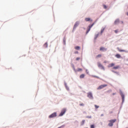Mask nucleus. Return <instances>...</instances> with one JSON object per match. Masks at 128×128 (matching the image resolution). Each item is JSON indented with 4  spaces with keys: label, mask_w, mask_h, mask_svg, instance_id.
I'll use <instances>...</instances> for the list:
<instances>
[{
    "label": "nucleus",
    "mask_w": 128,
    "mask_h": 128,
    "mask_svg": "<svg viewBox=\"0 0 128 128\" xmlns=\"http://www.w3.org/2000/svg\"><path fill=\"white\" fill-rule=\"evenodd\" d=\"M80 48L78 46H76L75 47V50H80Z\"/></svg>",
    "instance_id": "nucleus-20"
},
{
    "label": "nucleus",
    "mask_w": 128,
    "mask_h": 128,
    "mask_svg": "<svg viewBox=\"0 0 128 128\" xmlns=\"http://www.w3.org/2000/svg\"><path fill=\"white\" fill-rule=\"evenodd\" d=\"M104 28H104L103 29L101 30V34H102V32H104Z\"/></svg>",
    "instance_id": "nucleus-21"
},
{
    "label": "nucleus",
    "mask_w": 128,
    "mask_h": 128,
    "mask_svg": "<svg viewBox=\"0 0 128 128\" xmlns=\"http://www.w3.org/2000/svg\"><path fill=\"white\" fill-rule=\"evenodd\" d=\"M44 48H47L48 47V43L46 42L44 45Z\"/></svg>",
    "instance_id": "nucleus-18"
},
{
    "label": "nucleus",
    "mask_w": 128,
    "mask_h": 128,
    "mask_svg": "<svg viewBox=\"0 0 128 128\" xmlns=\"http://www.w3.org/2000/svg\"><path fill=\"white\" fill-rule=\"evenodd\" d=\"M93 26H94V24H92V25L88 26V28L87 29V30H86V34H88V32H90V29L92 28Z\"/></svg>",
    "instance_id": "nucleus-5"
},
{
    "label": "nucleus",
    "mask_w": 128,
    "mask_h": 128,
    "mask_svg": "<svg viewBox=\"0 0 128 128\" xmlns=\"http://www.w3.org/2000/svg\"><path fill=\"white\" fill-rule=\"evenodd\" d=\"M98 34H97L95 38H94V40H96V38H98Z\"/></svg>",
    "instance_id": "nucleus-22"
},
{
    "label": "nucleus",
    "mask_w": 128,
    "mask_h": 128,
    "mask_svg": "<svg viewBox=\"0 0 128 128\" xmlns=\"http://www.w3.org/2000/svg\"><path fill=\"white\" fill-rule=\"evenodd\" d=\"M127 16H128V12L126 13Z\"/></svg>",
    "instance_id": "nucleus-33"
},
{
    "label": "nucleus",
    "mask_w": 128,
    "mask_h": 128,
    "mask_svg": "<svg viewBox=\"0 0 128 128\" xmlns=\"http://www.w3.org/2000/svg\"><path fill=\"white\" fill-rule=\"evenodd\" d=\"M104 63L106 62H104Z\"/></svg>",
    "instance_id": "nucleus-35"
},
{
    "label": "nucleus",
    "mask_w": 128,
    "mask_h": 128,
    "mask_svg": "<svg viewBox=\"0 0 128 128\" xmlns=\"http://www.w3.org/2000/svg\"><path fill=\"white\" fill-rule=\"evenodd\" d=\"M85 20L86 22H90V18H86Z\"/></svg>",
    "instance_id": "nucleus-16"
},
{
    "label": "nucleus",
    "mask_w": 128,
    "mask_h": 128,
    "mask_svg": "<svg viewBox=\"0 0 128 128\" xmlns=\"http://www.w3.org/2000/svg\"><path fill=\"white\" fill-rule=\"evenodd\" d=\"M84 120H82V124H84Z\"/></svg>",
    "instance_id": "nucleus-25"
},
{
    "label": "nucleus",
    "mask_w": 128,
    "mask_h": 128,
    "mask_svg": "<svg viewBox=\"0 0 128 128\" xmlns=\"http://www.w3.org/2000/svg\"><path fill=\"white\" fill-rule=\"evenodd\" d=\"M98 66L99 68H100L101 70H104V67L100 64V62H98Z\"/></svg>",
    "instance_id": "nucleus-3"
},
{
    "label": "nucleus",
    "mask_w": 128,
    "mask_h": 128,
    "mask_svg": "<svg viewBox=\"0 0 128 128\" xmlns=\"http://www.w3.org/2000/svg\"><path fill=\"white\" fill-rule=\"evenodd\" d=\"M115 56L117 58H122V56H120V54H116Z\"/></svg>",
    "instance_id": "nucleus-9"
},
{
    "label": "nucleus",
    "mask_w": 128,
    "mask_h": 128,
    "mask_svg": "<svg viewBox=\"0 0 128 128\" xmlns=\"http://www.w3.org/2000/svg\"><path fill=\"white\" fill-rule=\"evenodd\" d=\"M118 52H126V50H120V49H118Z\"/></svg>",
    "instance_id": "nucleus-13"
},
{
    "label": "nucleus",
    "mask_w": 128,
    "mask_h": 128,
    "mask_svg": "<svg viewBox=\"0 0 128 128\" xmlns=\"http://www.w3.org/2000/svg\"><path fill=\"white\" fill-rule=\"evenodd\" d=\"M120 22V20L117 19L115 20L114 22V24H118Z\"/></svg>",
    "instance_id": "nucleus-10"
},
{
    "label": "nucleus",
    "mask_w": 128,
    "mask_h": 128,
    "mask_svg": "<svg viewBox=\"0 0 128 128\" xmlns=\"http://www.w3.org/2000/svg\"><path fill=\"white\" fill-rule=\"evenodd\" d=\"M114 32H116V34H118V30H115Z\"/></svg>",
    "instance_id": "nucleus-26"
},
{
    "label": "nucleus",
    "mask_w": 128,
    "mask_h": 128,
    "mask_svg": "<svg viewBox=\"0 0 128 128\" xmlns=\"http://www.w3.org/2000/svg\"><path fill=\"white\" fill-rule=\"evenodd\" d=\"M56 112H55L49 116L48 118H56Z\"/></svg>",
    "instance_id": "nucleus-4"
},
{
    "label": "nucleus",
    "mask_w": 128,
    "mask_h": 128,
    "mask_svg": "<svg viewBox=\"0 0 128 128\" xmlns=\"http://www.w3.org/2000/svg\"><path fill=\"white\" fill-rule=\"evenodd\" d=\"M106 86H108V84L101 85L98 86L97 90H102V88H106Z\"/></svg>",
    "instance_id": "nucleus-6"
},
{
    "label": "nucleus",
    "mask_w": 128,
    "mask_h": 128,
    "mask_svg": "<svg viewBox=\"0 0 128 128\" xmlns=\"http://www.w3.org/2000/svg\"><path fill=\"white\" fill-rule=\"evenodd\" d=\"M80 106H84V104H80Z\"/></svg>",
    "instance_id": "nucleus-31"
},
{
    "label": "nucleus",
    "mask_w": 128,
    "mask_h": 128,
    "mask_svg": "<svg viewBox=\"0 0 128 128\" xmlns=\"http://www.w3.org/2000/svg\"><path fill=\"white\" fill-rule=\"evenodd\" d=\"M112 94L113 96H114V94H116V93H113Z\"/></svg>",
    "instance_id": "nucleus-32"
},
{
    "label": "nucleus",
    "mask_w": 128,
    "mask_h": 128,
    "mask_svg": "<svg viewBox=\"0 0 128 128\" xmlns=\"http://www.w3.org/2000/svg\"><path fill=\"white\" fill-rule=\"evenodd\" d=\"M100 50L102 52H106V48L104 47H100Z\"/></svg>",
    "instance_id": "nucleus-8"
},
{
    "label": "nucleus",
    "mask_w": 128,
    "mask_h": 128,
    "mask_svg": "<svg viewBox=\"0 0 128 128\" xmlns=\"http://www.w3.org/2000/svg\"><path fill=\"white\" fill-rule=\"evenodd\" d=\"M84 78V74H82L80 75V78Z\"/></svg>",
    "instance_id": "nucleus-19"
},
{
    "label": "nucleus",
    "mask_w": 128,
    "mask_h": 128,
    "mask_svg": "<svg viewBox=\"0 0 128 128\" xmlns=\"http://www.w3.org/2000/svg\"><path fill=\"white\" fill-rule=\"evenodd\" d=\"M104 8H105V10H106L108 8V6L106 4H103Z\"/></svg>",
    "instance_id": "nucleus-17"
},
{
    "label": "nucleus",
    "mask_w": 128,
    "mask_h": 128,
    "mask_svg": "<svg viewBox=\"0 0 128 128\" xmlns=\"http://www.w3.org/2000/svg\"><path fill=\"white\" fill-rule=\"evenodd\" d=\"M116 122V119H114L112 120H109V124H108V126H114V124Z\"/></svg>",
    "instance_id": "nucleus-1"
},
{
    "label": "nucleus",
    "mask_w": 128,
    "mask_h": 128,
    "mask_svg": "<svg viewBox=\"0 0 128 128\" xmlns=\"http://www.w3.org/2000/svg\"><path fill=\"white\" fill-rule=\"evenodd\" d=\"M80 60V58H76V60Z\"/></svg>",
    "instance_id": "nucleus-28"
},
{
    "label": "nucleus",
    "mask_w": 128,
    "mask_h": 128,
    "mask_svg": "<svg viewBox=\"0 0 128 128\" xmlns=\"http://www.w3.org/2000/svg\"><path fill=\"white\" fill-rule=\"evenodd\" d=\"M78 24H80L79 23H78V22H76L74 26V28H76V26H78Z\"/></svg>",
    "instance_id": "nucleus-11"
},
{
    "label": "nucleus",
    "mask_w": 128,
    "mask_h": 128,
    "mask_svg": "<svg viewBox=\"0 0 128 128\" xmlns=\"http://www.w3.org/2000/svg\"><path fill=\"white\" fill-rule=\"evenodd\" d=\"M104 116V114H102L101 116Z\"/></svg>",
    "instance_id": "nucleus-34"
},
{
    "label": "nucleus",
    "mask_w": 128,
    "mask_h": 128,
    "mask_svg": "<svg viewBox=\"0 0 128 128\" xmlns=\"http://www.w3.org/2000/svg\"><path fill=\"white\" fill-rule=\"evenodd\" d=\"M114 66V64L112 63L108 65V68H112Z\"/></svg>",
    "instance_id": "nucleus-12"
},
{
    "label": "nucleus",
    "mask_w": 128,
    "mask_h": 128,
    "mask_svg": "<svg viewBox=\"0 0 128 128\" xmlns=\"http://www.w3.org/2000/svg\"><path fill=\"white\" fill-rule=\"evenodd\" d=\"M80 68H78V70H76V72H80Z\"/></svg>",
    "instance_id": "nucleus-29"
},
{
    "label": "nucleus",
    "mask_w": 128,
    "mask_h": 128,
    "mask_svg": "<svg viewBox=\"0 0 128 128\" xmlns=\"http://www.w3.org/2000/svg\"><path fill=\"white\" fill-rule=\"evenodd\" d=\"M66 108H63L60 114H59V116H64V114H66Z\"/></svg>",
    "instance_id": "nucleus-2"
},
{
    "label": "nucleus",
    "mask_w": 128,
    "mask_h": 128,
    "mask_svg": "<svg viewBox=\"0 0 128 128\" xmlns=\"http://www.w3.org/2000/svg\"><path fill=\"white\" fill-rule=\"evenodd\" d=\"M64 44H66V40H64Z\"/></svg>",
    "instance_id": "nucleus-30"
},
{
    "label": "nucleus",
    "mask_w": 128,
    "mask_h": 128,
    "mask_svg": "<svg viewBox=\"0 0 128 128\" xmlns=\"http://www.w3.org/2000/svg\"><path fill=\"white\" fill-rule=\"evenodd\" d=\"M88 97L89 98H90L91 100H92L93 98H92V94L91 92H89L88 94Z\"/></svg>",
    "instance_id": "nucleus-7"
},
{
    "label": "nucleus",
    "mask_w": 128,
    "mask_h": 128,
    "mask_svg": "<svg viewBox=\"0 0 128 128\" xmlns=\"http://www.w3.org/2000/svg\"><path fill=\"white\" fill-rule=\"evenodd\" d=\"M120 68V66H116L113 68L114 70H118V68Z\"/></svg>",
    "instance_id": "nucleus-14"
},
{
    "label": "nucleus",
    "mask_w": 128,
    "mask_h": 128,
    "mask_svg": "<svg viewBox=\"0 0 128 128\" xmlns=\"http://www.w3.org/2000/svg\"><path fill=\"white\" fill-rule=\"evenodd\" d=\"M102 58V54H98V55L96 56V58Z\"/></svg>",
    "instance_id": "nucleus-15"
},
{
    "label": "nucleus",
    "mask_w": 128,
    "mask_h": 128,
    "mask_svg": "<svg viewBox=\"0 0 128 128\" xmlns=\"http://www.w3.org/2000/svg\"><path fill=\"white\" fill-rule=\"evenodd\" d=\"M122 100H124V95H122Z\"/></svg>",
    "instance_id": "nucleus-27"
},
{
    "label": "nucleus",
    "mask_w": 128,
    "mask_h": 128,
    "mask_svg": "<svg viewBox=\"0 0 128 128\" xmlns=\"http://www.w3.org/2000/svg\"><path fill=\"white\" fill-rule=\"evenodd\" d=\"M95 108H100V106H97V105H94Z\"/></svg>",
    "instance_id": "nucleus-23"
},
{
    "label": "nucleus",
    "mask_w": 128,
    "mask_h": 128,
    "mask_svg": "<svg viewBox=\"0 0 128 128\" xmlns=\"http://www.w3.org/2000/svg\"><path fill=\"white\" fill-rule=\"evenodd\" d=\"M90 128H94V124L91 125Z\"/></svg>",
    "instance_id": "nucleus-24"
}]
</instances>
